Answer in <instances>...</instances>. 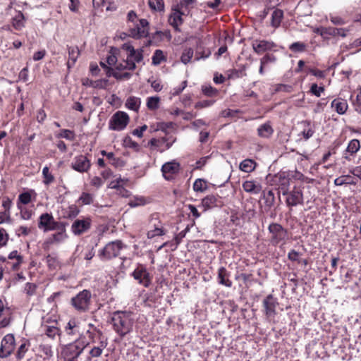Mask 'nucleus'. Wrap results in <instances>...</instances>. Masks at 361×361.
<instances>
[{"instance_id": "34", "label": "nucleus", "mask_w": 361, "mask_h": 361, "mask_svg": "<svg viewBox=\"0 0 361 361\" xmlns=\"http://www.w3.org/2000/svg\"><path fill=\"white\" fill-rule=\"evenodd\" d=\"M141 105V99L139 97L135 96L129 97L126 101L125 106L127 109L138 112Z\"/></svg>"}, {"instance_id": "3", "label": "nucleus", "mask_w": 361, "mask_h": 361, "mask_svg": "<svg viewBox=\"0 0 361 361\" xmlns=\"http://www.w3.org/2000/svg\"><path fill=\"white\" fill-rule=\"evenodd\" d=\"M23 263V257L17 250L11 252L6 258L0 256V264L6 270V273L18 271Z\"/></svg>"}, {"instance_id": "37", "label": "nucleus", "mask_w": 361, "mask_h": 361, "mask_svg": "<svg viewBox=\"0 0 361 361\" xmlns=\"http://www.w3.org/2000/svg\"><path fill=\"white\" fill-rule=\"evenodd\" d=\"M148 6L152 12H164L165 8L164 0H148Z\"/></svg>"}, {"instance_id": "47", "label": "nucleus", "mask_w": 361, "mask_h": 361, "mask_svg": "<svg viewBox=\"0 0 361 361\" xmlns=\"http://www.w3.org/2000/svg\"><path fill=\"white\" fill-rule=\"evenodd\" d=\"M303 124L305 126V128L301 132V134L304 139L307 140L313 136L314 130L312 128L310 121H305L303 122Z\"/></svg>"}, {"instance_id": "16", "label": "nucleus", "mask_w": 361, "mask_h": 361, "mask_svg": "<svg viewBox=\"0 0 361 361\" xmlns=\"http://www.w3.org/2000/svg\"><path fill=\"white\" fill-rule=\"evenodd\" d=\"M16 342L13 334L6 335L1 340L0 347V357L6 358L13 352Z\"/></svg>"}, {"instance_id": "5", "label": "nucleus", "mask_w": 361, "mask_h": 361, "mask_svg": "<svg viewBox=\"0 0 361 361\" xmlns=\"http://www.w3.org/2000/svg\"><path fill=\"white\" fill-rule=\"evenodd\" d=\"M124 247L125 245L121 240L111 241L99 252V256L103 260H109L118 257L121 250Z\"/></svg>"}, {"instance_id": "28", "label": "nucleus", "mask_w": 361, "mask_h": 361, "mask_svg": "<svg viewBox=\"0 0 361 361\" xmlns=\"http://www.w3.org/2000/svg\"><path fill=\"white\" fill-rule=\"evenodd\" d=\"M274 130L270 121L260 125L257 128V135L262 138H270Z\"/></svg>"}, {"instance_id": "32", "label": "nucleus", "mask_w": 361, "mask_h": 361, "mask_svg": "<svg viewBox=\"0 0 361 361\" xmlns=\"http://www.w3.org/2000/svg\"><path fill=\"white\" fill-rule=\"evenodd\" d=\"M108 84V80L100 79L97 80H90L89 78H85L82 80V85L87 87H92L97 89H104Z\"/></svg>"}, {"instance_id": "6", "label": "nucleus", "mask_w": 361, "mask_h": 361, "mask_svg": "<svg viewBox=\"0 0 361 361\" xmlns=\"http://www.w3.org/2000/svg\"><path fill=\"white\" fill-rule=\"evenodd\" d=\"M282 195L286 197L285 202L288 207L303 204V192L300 186H294L290 190L288 188L283 191Z\"/></svg>"}, {"instance_id": "40", "label": "nucleus", "mask_w": 361, "mask_h": 361, "mask_svg": "<svg viewBox=\"0 0 361 361\" xmlns=\"http://www.w3.org/2000/svg\"><path fill=\"white\" fill-rule=\"evenodd\" d=\"M334 184L337 186L343 185H355L356 182L354 181L353 177L350 175L341 176L334 180Z\"/></svg>"}, {"instance_id": "63", "label": "nucleus", "mask_w": 361, "mask_h": 361, "mask_svg": "<svg viewBox=\"0 0 361 361\" xmlns=\"http://www.w3.org/2000/svg\"><path fill=\"white\" fill-rule=\"evenodd\" d=\"M146 200L143 197H135L133 200H130L128 205L130 207H136L138 206L145 205Z\"/></svg>"}, {"instance_id": "24", "label": "nucleus", "mask_w": 361, "mask_h": 361, "mask_svg": "<svg viewBox=\"0 0 361 361\" xmlns=\"http://www.w3.org/2000/svg\"><path fill=\"white\" fill-rule=\"evenodd\" d=\"M221 202L218 196L209 195L202 200L201 205L204 207V211L220 206Z\"/></svg>"}, {"instance_id": "31", "label": "nucleus", "mask_w": 361, "mask_h": 361, "mask_svg": "<svg viewBox=\"0 0 361 361\" xmlns=\"http://www.w3.org/2000/svg\"><path fill=\"white\" fill-rule=\"evenodd\" d=\"M68 60L67 66L68 68L73 66L80 54V50L77 46L68 47Z\"/></svg>"}, {"instance_id": "23", "label": "nucleus", "mask_w": 361, "mask_h": 361, "mask_svg": "<svg viewBox=\"0 0 361 361\" xmlns=\"http://www.w3.org/2000/svg\"><path fill=\"white\" fill-rule=\"evenodd\" d=\"M37 355L43 359L44 361H50L54 357L52 346L49 344L42 343L37 348Z\"/></svg>"}, {"instance_id": "35", "label": "nucleus", "mask_w": 361, "mask_h": 361, "mask_svg": "<svg viewBox=\"0 0 361 361\" xmlns=\"http://www.w3.org/2000/svg\"><path fill=\"white\" fill-rule=\"evenodd\" d=\"M108 343L106 341H101L98 346H94L89 352L90 357L87 358L90 360L92 357H99L102 355L103 350L106 348Z\"/></svg>"}, {"instance_id": "58", "label": "nucleus", "mask_w": 361, "mask_h": 361, "mask_svg": "<svg viewBox=\"0 0 361 361\" xmlns=\"http://www.w3.org/2000/svg\"><path fill=\"white\" fill-rule=\"evenodd\" d=\"M148 145L158 149L160 152L165 147V142L161 138H152L148 142Z\"/></svg>"}, {"instance_id": "45", "label": "nucleus", "mask_w": 361, "mask_h": 361, "mask_svg": "<svg viewBox=\"0 0 361 361\" xmlns=\"http://www.w3.org/2000/svg\"><path fill=\"white\" fill-rule=\"evenodd\" d=\"M55 136L56 138H65L70 141H73L75 139V132L68 129H61Z\"/></svg>"}, {"instance_id": "62", "label": "nucleus", "mask_w": 361, "mask_h": 361, "mask_svg": "<svg viewBox=\"0 0 361 361\" xmlns=\"http://www.w3.org/2000/svg\"><path fill=\"white\" fill-rule=\"evenodd\" d=\"M240 113L238 109H226L221 112V116L224 118H235Z\"/></svg>"}, {"instance_id": "57", "label": "nucleus", "mask_w": 361, "mask_h": 361, "mask_svg": "<svg viewBox=\"0 0 361 361\" xmlns=\"http://www.w3.org/2000/svg\"><path fill=\"white\" fill-rule=\"evenodd\" d=\"M207 189V182L204 179L198 178L193 183V190L195 192H204Z\"/></svg>"}, {"instance_id": "10", "label": "nucleus", "mask_w": 361, "mask_h": 361, "mask_svg": "<svg viewBox=\"0 0 361 361\" xmlns=\"http://www.w3.org/2000/svg\"><path fill=\"white\" fill-rule=\"evenodd\" d=\"M267 180L271 185L276 186L279 192L283 193V190L288 188L290 178L286 172L281 171L274 176L269 175Z\"/></svg>"}, {"instance_id": "19", "label": "nucleus", "mask_w": 361, "mask_h": 361, "mask_svg": "<svg viewBox=\"0 0 361 361\" xmlns=\"http://www.w3.org/2000/svg\"><path fill=\"white\" fill-rule=\"evenodd\" d=\"M71 167L80 173L87 172L91 167V161L87 156L80 154L74 157Z\"/></svg>"}, {"instance_id": "46", "label": "nucleus", "mask_w": 361, "mask_h": 361, "mask_svg": "<svg viewBox=\"0 0 361 361\" xmlns=\"http://www.w3.org/2000/svg\"><path fill=\"white\" fill-rule=\"evenodd\" d=\"M25 17L21 12H19L12 20V25L16 30H21L25 26L24 25Z\"/></svg>"}, {"instance_id": "33", "label": "nucleus", "mask_w": 361, "mask_h": 361, "mask_svg": "<svg viewBox=\"0 0 361 361\" xmlns=\"http://www.w3.org/2000/svg\"><path fill=\"white\" fill-rule=\"evenodd\" d=\"M283 19V11L281 9L276 8L271 16V26L276 29L280 27Z\"/></svg>"}, {"instance_id": "1", "label": "nucleus", "mask_w": 361, "mask_h": 361, "mask_svg": "<svg viewBox=\"0 0 361 361\" xmlns=\"http://www.w3.org/2000/svg\"><path fill=\"white\" fill-rule=\"evenodd\" d=\"M71 305L79 313L88 312L92 306V293L88 289H84L80 291L71 299Z\"/></svg>"}, {"instance_id": "12", "label": "nucleus", "mask_w": 361, "mask_h": 361, "mask_svg": "<svg viewBox=\"0 0 361 361\" xmlns=\"http://www.w3.org/2000/svg\"><path fill=\"white\" fill-rule=\"evenodd\" d=\"M92 219L90 216H82L75 220L71 225V231L75 235H81L90 230Z\"/></svg>"}, {"instance_id": "39", "label": "nucleus", "mask_w": 361, "mask_h": 361, "mask_svg": "<svg viewBox=\"0 0 361 361\" xmlns=\"http://www.w3.org/2000/svg\"><path fill=\"white\" fill-rule=\"evenodd\" d=\"M256 162L250 159L243 160L240 164V169L246 173H250L255 169Z\"/></svg>"}, {"instance_id": "25", "label": "nucleus", "mask_w": 361, "mask_h": 361, "mask_svg": "<svg viewBox=\"0 0 361 361\" xmlns=\"http://www.w3.org/2000/svg\"><path fill=\"white\" fill-rule=\"evenodd\" d=\"M360 142L357 139H353L351 140L345 149V153L343 156V158L348 161L351 160V156L355 155V154L360 150Z\"/></svg>"}, {"instance_id": "51", "label": "nucleus", "mask_w": 361, "mask_h": 361, "mask_svg": "<svg viewBox=\"0 0 361 361\" xmlns=\"http://www.w3.org/2000/svg\"><path fill=\"white\" fill-rule=\"evenodd\" d=\"M324 91L325 88L324 85L319 86L317 83H312L307 93L319 97Z\"/></svg>"}, {"instance_id": "54", "label": "nucleus", "mask_w": 361, "mask_h": 361, "mask_svg": "<svg viewBox=\"0 0 361 361\" xmlns=\"http://www.w3.org/2000/svg\"><path fill=\"white\" fill-rule=\"evenodd\" d=\"M194 51L192 48H186L183 50L180 56V61L184 64L188 63L193 56Z\"/></svg>"}, {"instance_id": "11", "label": "nucleus", "mask_w": 361, "mask_h": 361, "mask_svg": "<svg viewBox=\"0 0 361 361\" xmlns=\"http://www.w3.org/2000/svg\"><path fill=\"white\" fill-rule=\"evenodd\" d=\"M263 311L267 316H272L281 314L283 310L276 298L273 295H268L262 302Z\"/></svg>"}, {"instance_id": "15", "label": "nucleus", "mask_w": 361, "mask_h": 361, "mask_svg": "<svg viewBox=\"0 0 361 361\" xmlns=\"http://www.w3.org/2000/svg\"><path fill=\"white\" fill-rule=\"evenodd\" d=\"M131 276L135 280L137 281L140 285L146 288H148L151 284L152 277L144 264H138L131 274Z\"/></svg>"}, {"instance_id": "60", "label": "nucleus", "mask_w": 361, "mask_h": 361, "mask_svg": "<svg viewBox=\"0 0 361 361\" xmlns=\"http://www.w3.org/2000/svg\"><path fill=\"white\" fill-rule=\"evenodd\" d=\"M161 139L165 142V147L164 149H161V152H164L171 148L176 140V138L172 135H166L165 137H161Z\"/></svg>"}, {"instance_id": "26", "label": "nucleus", "mask_w": 361, "mask_h": 361, "mask_svg": "<svg viewBox=\"0 0 361 361\" xmlns=\"http://www.w3.org/2000/svg\"><path fill=\"white\" fill-rule=\"evenodd\" d=\"M230 272L224 267H221L218 269V283L226 287L231 288L232 286V281L229 279Z\"/></svg>"}, {"instance_id": "2", "label": "nucleus", "mask_w": 361, "mask_h": 361, "mask_svg": "<svg viewBox=\"0 0 361 361\" xmlns=\"http://www.w3.org/2000/svg\"><path fill=\"white\" fill-rule=\"evenodd\" d=\"M269 241L273 246L284 245L289 239V233L286 228L278 223H271L268 226Z\"/></svg>"}, {"instance_id": "44", "label": "nucleus", "mask_w": 361, "mask_h": 361, "mask_svg": "<svg viewBox=\"0 0 361 361\" xmlns=\"http://www.w3.org/2000/svg\"><path fill=\"white\" fill-rule=\"evenodd\" d=\"M152 60L153 65L158 66L162 62L166 61V56L164 55L162 50L157 49L153 54Z\"/></svg>"}, {"instance_id": "18", "label": "nucleus", "mask_w": 361, "mask_h": 361, "mask_svg": "<svg viewBox=\"0 0 361 361\" xmlns=\"http://www.w3.org/2000/svg\"><path fill=\"white\" fill-rule=\"evenodd\" d=\"M183 16H187V13L180 9L178 6H173L171 13L169 17V23L176 31H180L179 26L183 23Z\"/></svg>"}, {"instance_id": "21", "label": "nucleus", "mask_w": 361, "mask_h": 361, "mask_svg": "<svg viewBox=\"0 0 361 361\" xmlns=\"http://www.w3.org/2000/svg\"><path fill=\"white\" fill-rule=\"evenodd\" d=\"M350 31L348 28H337V27H321L320 28H317L315 31L316 33L319 34V35L324 37V36H332V37H336L340 36L343 38L345 37L348 35V32Z\"/></svg>"}, {"instance_id": "41", "label": "nucleus", "mask_w": 361, "mask_h": 361, "mask_svg": "<svg viewBox=\"0 0 361 361\" xmlns=\"http://www.w3.org/2000/svg\"><path fill=\"white\" fill-rule=\"evenodd\" d=\"M201 90L202 94L207 97L215 98L219 94V91L211 85H202Z\"/></svg>"}, {"instance_id": "64", "label": "nucleus", "mask_w": 361, "mask_h": 361, "mask_svg": "<svg viewBox=\"0 0 361 361\" xmlns=\"http://www.w3.org/2000/svg\"><path fill=\"white\" fill-rule=\"evenodd\" d=\"M59 332L60 330L54 326H47L45 330L46 335L51 338H54L56 335H59Z\"/></svg>"}, {"instance_id": "52", "label": "nucleus", "mask_w": 361, "mask_h": 361, "mask_svg": "<svg viewBox=\"0 0 361 361\" xmlns=\"http://www.w3.org/2000/svg\"><path fill=\"white\" fill-rule=\"evenodd\" d=\"M307 45L302 42H295L289 46V49L293 52L300 53L304 52L307 49Z\"/></svg>"}, {"instance_id": "38", "label": "nucleus", "mask_w": 361, "mask_h": 361, "mask_svg": "<svg viewBox=\"0 0 361 361\" xmlns=\"http://www.w3.org/2000/svg\"><path fill=\"white\" fill-rule=\"evenodd\" d=\"M59 232L52 234L50 239L51 243H61L67 238L66 233V224H63V228H56Z\"/></svg>"}, {"instance_id": "7", "label": "nucleus", "mask_w": 361, "mask_h": 361, "mask_svg": "<svg viewBox=\"0 0 361 361\" xmlns=\"http://www.w3.org/2000/svg\"><path fill=\"white\" fill-rule=\"evenodd\" d=\"M123 48L128 52L127 59L125 61L123 68L130 71L135 69V63H140L143 59L142 50H135L133 46L127 44H125Z\"/></svg>"}, {"instance_id": "8", "label": "nucleus", "mask_w": 361, "mask_h": 361, "mask_svg": "<svg viewBox=\"0 0 361 361\" xmlns=\"http://www.w3.org/2000/svg\"><path fill=\"white\" fill-rule=\"evenodd\" d=\"M129 121L130 117L127 113L118 111L111 117L109 121V129L115 131H121L126 128Z\"/></svg>"}, {"instance_id": "42", "label": "nucleus", "mask_w": 361, "mask_h": 361, "mask_svg": "<svg viewBox=\"0 0 361 361\" xmlns=\"http://www.w3.org/2000/svg\"><path fill=\"white\" fill-rule=\"evenodd\" d=\"M42 173L43 178V183L45 185L48 186L54 182L55 178L51 172H50L49 168L47 166H45L43 168Z\"/></svg>"}, {"instance_id": "56", "label": "nucleus", "mask_w": 361, "mask_h": 361, "mask_svg": "<svg viewBox=\"0 0 361 361\" xmlns=\"http://www.w3.org/2000/svg\"><path fill=\"white\" fill-rule=\"evenodd\" d=\"M305 71L307 73L312 74V75L317 77L319 79H323L325 78V73L323 71H321L319 69H317L316 68H312L310 66H306L305 68Z\"/></svg>"}, {"instance_id": "61", "label": "nucleus", "mask_w": 361, "mask_h": 361, "mask_svg": "<svg viewBox=\"0 0 361 361\" xmlns=\"http://www.w3.org/2000/svg\"><path fill=\"white\" fill-rule=\"evenodd\" d=\"M124 145L126 147L133 149L136 152L139 151L140 149L139 144L135 141L133 140L132 138L129 136L126 137L124 139Z\"/></svg>"}, {"instance_id": "49", "label": "nucleus", "mask_w": 361, "mask_h": 361, "mask_svg": "<svg viewBox=\"0 0 361 361\" xmlns=\"http://www.w3.org/2000/svg\"><path fill=\"white\" fill-rule=\"evenodd\" d=\"M30 342L28 341H25L18 348L17 353H16V358L18 360H22L24 357L25 353L27 352L28 348L30 347Z\"/></svg>"}, {"instance_id": "59", "label": "nucleus", "mask_w": 361, "mask_h": 361, "mask_svg": "<svg viewBox=\"0 0 361 361\" xmlns=\"http://www.w3.org/2000/svg\"><path fill=\"white\" fill-rule=\"evenodd\" d=\"M216 102V99H204L197 102L195 104V108L197 109H200L203 108H207L212 106Z\"/></svg>"}, {"instance_id": "20", "label": "nucleus", "mask_w": 361, "mask_h": 361, "mask_svg": "<svg viewBox=\"0 0 361 361\" xmlns=\"http://www.w3.org/2000/svg\"><path fill=\"white\" fill-rule=\"evenodd\" d=\"M252 47L257 54H262L264 52L272 51L276 47V44L265 39H255L252 43Z\"/></svg>"}, {"instance_id": "13", "label": "nucleus", "mask_w": 361, "mask_h": 361, "mask_svg": "<svg viewBox=\"0 0 361 361\" xmlns=\"http://www.w3.org/2000/svg\"><path fill=\"white\" fill-rule=\"evenodd\" d=\"M180 171V164L176 160L166 162L161 166V171L164 178L168 181L175 180Z\"/></svg>"}, {"instance_id": "43", "label": "nucleus", "mask_w": 361, "mask_h": 361, "mask_svg": "<svg viewBox=\"0 0 361 361\" xmlns=\"http://www.w3.org/2000/svg\"><path fill=\"white\" fill-rule=\"evenodd\" d=\"M94 196L93 194L87 192H82L78 198V202L81 205H87L93 204Z\"/></svg>"}, {"instance_id": "53", "label": "nucleus", "mask_w": 361, "mask_h": 361, "mask_svg": "<svg viewBox=\"0 0 361 361\" xmlns=\"http://www.w3.org/2000/svg\"><path fill=\"white\" fill-rule=\"evenodd\" d=\"M263 198L264 200V203L267 207H271L274 205L275 202V195L272 190H268L267 192L264 191Z\"/></svg>"}, {"instance_id": "29", "label": "nucleus", "mask_w": 361, "mask_h": 361, "mask_svg": "<svg viewBox=\"0 0 361 361\" xmlns=\"http://www.w3.org/2000/svg\"><path fill=\"white\" fill-rule=\"evenodd\" d=\"M153 219H151L150 223L152 224L154 227L153 229L148 231L147 233V236L149 239H152L156 236H161L165 234V231L164 230L161 223L157 219H154L153 223Z\"/></svg>"}, {"instance_id": "14", "label": "nucleus", "mask_w": 361, "mask_h": 361, "mask_svg": "<svg viewBox=\"0 0 361 361\" xmlns=\"http://www.w3.org/2000/svg\"><path fill=\"white\" fill-rule=\"evenodd\" d=\"M110 323L113 324L114 330L122 336L130 331L133 324L130 317H111Z\"/></svg>"}, {"instance_id": "50", "label": "nucleus", "mask_w": 361, "mask_h": 361, "mask_svg": "<svg viewBox=\"0 0 361 361\" xmlns=\"http://www.w3.org/2000/svg\"><path fill=\"white\" fill-rule=\"evenodd\" d=\"M159 97H149L147 99V107L151 111L157 110L159 107Z\"/></svg>"}, {"instance_id": "17", "label": "nucleus", "mask_w": 361, "mask_h": 361, "mask_svg": "<svg viewBox=\"0 0 361 361\" xmlns=\"http://www.w3.org/2000/svg\"><path fill=\"white\" fill-rule=\"evenodd\" d=\"M149 22L146 19H140L134 27L129 30V35L135 39L147 37L149 34Z\"/></svg>"}, {"instance_id": "48", "label": "nucleus", "mask_w": 361, "mask_h": 361, "mask_svg": "<svg viewBox=\"0 0 361 361\" xmlns=\"http://www.w3.org/2000/svg\"><path fill=\"white\" fill-rule=\"evenodd\" d=\"M196 1V0H181L179 4L175 5L178 6L180 10L184 11L187 15L190 13V8L192 7V5Z\"/></svg>"}, {"instance_id": "27", "label": "nucleus", "mask_w": 361, "mask_h": 361, "mask_svg": "<svg viewBox=\"0 0 361 361\" xmlns=\"http://www.w3.org/2000/svg\"><path fill=\"white\" fill-rule=\"evenodd\" d=\"M331 106L334 111L340 115L345 114L348 109L347 101L341 97L334 99L331 102Z\"/></svg>"}, {"instance_id": "36", "label": "nucleus", "mask_w": 361, "mask_h": 361, "mask_svg": "<svg viewBox=\"0 0 361 361\" xmlns=\"http://www.w3.org/2000/svg\"><path fill=\"white\" fill-rule=\"evenodd\" d=\"M228 80L240 78L246 75L245 67L243 66L240 69L232 68L226 71Z\"/></svg>"}, {"instance_id": "22", "label": "nucleus", "mask_w": 361, "mask_h": 361, "mask_svg": "<svg viewBox=\"0 0 361 361\" xmlns=\"http://www.w3.org/2000/svg\"><path fill=\"white\" fill-rule=\"evenodd\" d=\"M36 196L37 193L33 189H30L26 192L20 193L17 201L18 209H20V207H23L22 204H27L32 200H35Z\"/></svg>"}, {"instance_id": "30", "label": "nucleus", "mask_w": 361, "mask_h": 361, "mask_svg": "<svg viewBox=\"0 0 361 361\" xmlns=\"http://www.w3.org/2000/svg\"><path fill=\"white\" fill-rule=\"evenodd\" d=\"M243 189L251 194H258L262 190V186L259 183L255 180H245L242 185Z\"/></svg>"}, {"instance_id": "55", "label": "nucleus", "mask_w": 361, "mask_h": 361, "mask_svg": "<svg viewBox=\"0 0 361 361\" xmlns=\"http://www.w3.org/2000/svg\"><path fill=\"white\" fill-rule=\"evenodd\" d=\"M80 213V209L75 204H71L68 206L67 211L66 212L65 217L67 219H74Z\"/></svg>"}, {"instance_id": "9", "label": "nucleus", "mask_w": 361, "mask_h": 361, "mask_svg": "<svg viewBox=\"0 0 361 361\" xmlns=\"http://www.w3.org/2000/svg\"><path fill=\"white\" fill-rule=\"evenodd\" d=\"M64 224L55 221L51 214L44 213L39 218L38 227L44 231H54L56 228H63Z\"/></svg>"}, {"instance_id": "4", "label": "nucleus", "mask_w": 361, "mask_h": 361, "mask_svg": "<svg viewBox=\"0 0 361 361\" xmlns=\"http://www.w3.org/2000/svg\"><path fill=\"white\" fill-rule=\"evenodd\" d=\"M84 341H75L65 345L62 350V355L65 361H77L78 357L82 353L87 347Z\"/></svg>"}]
</instances>
